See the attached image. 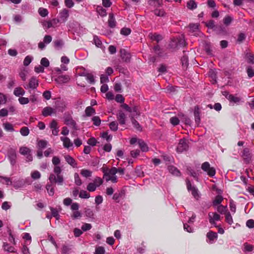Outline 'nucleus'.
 <instances>
[{
	"instance_id": "obj_1",
	"label": "nucleus",
	"mask_w": 254,
	"mask_h": 254,
	"mask_svg": "<svg viewBox=\"0 0 254 254\" xmlns=\"http://www.w3.org/2000/svg\"><path fill=\"white\" fill-rule=\"evenodd\" d=\"M54 174H50L49 180L52 184H57L58 185L62 186L64 183V179L63 175H62V169L59 166H55L53 170Z\"/></svg>"
},
{
	"instance_id": "obj_2",
	"label": "nucleus",
	"mask_w": 254,
	"mask_h": 254,
	"mask_svg": "<svg viewBox=\"0 0 254 254\" xmlns=\"http://www.w3.org/2000/svg\"><path fill=\"white\" fill-rule=\"evenodd\" d=\"M186 44L184 38L182 36L179 38L172 39L169 44V47L170 49L173 50L178 49L184 47Z\"/></svg>"
},
{
	"instance_id": "obj_3",
	"label": "nucleus",
	"mask_w": 254,
	"mask_h": 254,
	"mask_svg": "<svg viewBox=\"0 0 254 254\" xmlns=\"http://www.w3.org/2000/svg\"><path fill=\"white\" fill-rule=\"evenodd\" d=\"M201 169L206 172L210 177H213L216 174V171L214 168L210 167L209 162H205L201 165Z\"/></svg>"
},
{
	"instance_id": "obj_4",
	"label": "nucleus",
	"mask_w": 254,
	"mask_h": 254,
	"mask_svg": "<svg viewBox=\"0 0 254 254\" xmlns=\"http://www.w3.org/2000/svg\"><path fill=\"white\" fill-rule=\"evenodd\" d=\"M189 148L187 140L185 138L181 139L177 147L176 150L178 152L182 153L186 151Z\"/></svg>"
},
{
	"instance_id": "obj_5",
	"label": "nucleus",
	"mask_w": 254,
	"mask_h": 254,
	"mask_svg": "<svg viewBox=\"0 0 254 254\" xmlns=\"http://www.w3.org/2000/svg\"><path fill=\"white\" fill-rule=\"evenodd\" d=\"M242 157L244 162L248 164L249 163L252 157V154L249 148H245L242 152Z\"/></svg>"
},
{
	"instance_id": "obj_6",
	"label": "nucleus",
	"mask_w": 254,
	"mask_h": 254,
	"mask_svg": "<svg viewBox=\"0 0 254 254\" xmlns=\"http://www.w3.org/2000/svg\"><path fill=\"white\" fill-rule=\"evenodd\" d=\"M38 85V80L36 77L33 76L30 79L28 84L24 85V87L26 89H28L29 88L35 89L37 88Z\"/></svg>"
},
{
	"instance_id": "obj_7",
	"label": "nucleus",
	"mask_w": 254,
	"mask_h": 254,
	"mask_svg": "<svg viewBox=\"0 0 254 254\" xmlns=\"http://www.w3.org/2000/svg\"><path fill=\"white\" fill-rule=\"evenodd\" d=\"M209 223L216 226L215 221H219L221 219V216L216 212L209 213L208 214Z\"/></svg>"
},
{
	"instance_id": "obj_8",
	"label": "nucleus",
	"mask_w": 254,
	"mask_h": 254,
	"mask_svg": "<svg viewBox=\"0 0 254 254\" xmlns=\"http://www.w3.org/2000/svg\"><path fill=\"white\" fill-rule=\"evenodd\" d=\"M205 25L208 28L213 29L214 31H217V29H223V27L220 25L215 24V22L213 20H210L207 22L205 23Z\"/></svg>"
},
{
	"instance_id": "obj_9",
	"label": "nucleus",
	"mask_w": 254,
	"mask_h": 254,
	"mask_svg": "<svg viewBox=\"0 0 254 254\" xmlns=\"http://www.w3.org/2000/svg\"><path fill=\"white\" fill-rule=\"evenodd\" d=\"M120 53L121 57L124 61L127 63L130 61V55L129 53L127 52L125 49H121Z\"/></svg>"
},
{
	"instance_id": "obj_10",
	"label": "nucleus",
	"mask_w": 254,
	"mask_h": 254,
	"mask_svg": "<svg viewBox=\"0 0 254 254\" xmlns=\"http://www.w3.org/2000/svg\"><path fill=\"white\" fill-rule=\"evenodd\" d=\"M56 111L51 107H46L42 111V114L44 117L51 116L52 114L55 113Z\"/></svg>"
},
{
	"instance_id": "obj_11",
	"label": "nucleus",
	"mask_w": 254,
	"mask_h": 254,
	"mask_svg": "<svg viewBox=\"0 0 254 254\" xmlns=\"http://www.w3.org/2000/svg\"><path fill=\"white\" fill-rule=\"evenodd\" d=\"M69 16V11L67 9H63L59 13V16L60 19L63 21L66 20Z\"/></svg>"
},
{
	"instance_id": "obj_12",
	"label": "nucleus",
	"mask_w": 254,
	"mask_h": 254,
	"mask_svg": "<svg viewBox=\"0 0 254 254\" xmlns=\"http://www.w3.org/2000/svg\"><path fill=\"white\" fill-rule=\"evenodd\" d=\"M126 116L124 113L120 111L117 114V119L120 125H125L126 123Z\"/></svg>"
},
{
	"instance_id": "obj_13",
	"label": "nucleus",
	"mask_w": 254,
	"mask_h": 254,
	"mask_svg": "<svg viewBox=\"0 0 254 254\" xmlns=\"http://www.w3.org/2000/svg\"><path fill=\"white\" fill-rule=\"evenodd\" d=\"M70 80V77L67 75H62L58 76L56 80L59 83H65Z\"/></svg>"
},
{
	"instance_id": "obj_14",
	"label": "nucleus",
	"mask_w": 254,
	"mask_h": 254,
	"mask_svg": "<svg viewBox=\"0 0 254 254\" xmlns=\"http://www.w3.org/2000/svg\"><path fill=\"white\" fill-rule=\"evenodd\" d=\"M64 159L66 162L72 166L73 167H76L77 166V163H76L75 160L73 158L68 155H66L64 156Z\"/></svg>"
},
{
	"instance_id": "obj_15",
	"label": "nucleus",
	"mask_w": 254,
	"mask_h": 254,
	"mask_svg": "<svg viewBox=\"0 0 254 254\" xmlns=\"http://www.w3.org/2000/svg\"><path fill=\"white\" fill-rule=\"evenodd\" d=\"M194 116L195 122L196 124L197 125H198L200 122V118L199 109L198 106H195L194 107Z\"/></svg>"
},
{
	"instance_id": "obj_16",
	"label": "nucleus",
	"mask_w": 254,
	"mask_h": 254,
	"mask_svg": "<svg viewBox=\"0 0 254 254\" xmlns=\"http://www.w3.org/2000/svg\"><path fill=\"white\" fill-rule=\"evenodd\" d=\"M148 37L152 41H155L157 43H159L162 39V36L157 33H149Z\"/></svg>"
},
{
	"instance_id": "obj_17",
	"label": "nucleus",
	"mask_w": 254,
	"mask_h": 254,
	"mask_svg": "<svg viewBox=\"0 0 254 254\" xmlns=\"http://www.w3.org/2000/svg\"><path fill=\"white\" fill-rule=\"evenodd\" d=\"M65 124L68 126H71L73 128H76V122L73 120L71 116H67L65 118Z\"/></svg>"
},
{
	"instance_id": "obj_18",
	"label": "nucleus",
	"mask_w": 254,
	"mask_h": 254,
	"mask_svg": "<svg viewBox=\"0 0 254 254\" xmlns=\"http://www.w3.org/2000/svg\"><path fill=\"white\" fill-rule=\"evenodd\" d=\"M152 50L157 56L159 57L163 56V53L162 49H161L158 45L154 46L152 48Z\"/></svg>"
},
{
	"instance_id": "obj_19",
	"label": "nucleus",
	"mask_w": 254,
	"mask_h": 254,
	"mask_svg": "<svg viewBox=\"0 0 254 254\" xmlns=\"http://www.w3.org/2000/svg\"><path fill=\"white\" fill-rule=\"evenodd\" d=\"M61 140L63 142L64 147L68 148L72 146V143L69 138L61 137Z\"/></svg>"
},
{
	"instance_id": "obj_20",
	"label": "nucleus",
	"mask_w": 254,
	"mask_h": 254,
	"mask_svg": "<svg viewBox=\"0 0 254 254\" xmlns=\"http://www.w3.org/2000/svg\"><path fill=\"white\" fill-rule=\"evenodd\" d=\"M138 144L142 151L146 152L148 150L147 145L143 140L138 139Z\"/></svg>"
},
{
	"instance_id": "obj_21",
	"label": "nucleus",
	"mask_w": 254,
	"mask_h": 254,
	"mask_svg": "<svg viewBox=\"0 0 254 254\" xmlns=\"http://www.w3.org/2000/svg\"><path fill=\"white\" fill-rule=\"evenodd\" d=\"M25 91L20 87H16L13 91V94L16 97H20L25 94Z\"/></svg>"
},
{
	"instance_id": "obj_22",
	"label": "nucleus",
	"mask_w": 254,
	"mask_h": 254,
	"mask_svg": "<svg viewBox=\"0 0 254 254\" xmlns=\"http://www.w3.org/2000/svg\"><path fill=\"white\" fill-rule=\"evenodd\" d=\"M108 24L109 26L111 28H114L116 26V21L115 20V18L112 13H110L109 16V19H108Z\"/></svg>"
},
{
	"instance_id": "obj_23",
	"label": "nucleus",
	"mask_w": 254,
	"mask_h": 254,
	"mask_svg": "<svg viewBox=\"0 0 254 254\" xmlns=\"http://www.w3.org/2000/svg\"><path fill=\"white\" fill-rule=\"evenodd\" d=\"M85 115L87 117H90L96 113L95 110L91 106H88L85 110Z\"/></svg>"
},
{
	"instance_id": "obj_24",
	"label": "nucleus",
	"mask_w": 254,
	"mask_h": 254,
	"mask_svg": "<svg viewBox=\"0 0 254 254\" xmlns=\"http://www.w3.org/2000/svg\"><path fill=\"white\" fill-rule=\"evenodd\" d=\"M169 172L173 175L179 176L180 175L181 173L179 170L173 166H170L168 167Z\"/></svg>"
},
{
	"instance_id": "obj_25",
	"label": "nucleus",
	"mask_w": 254,
	"mask_h": 254,
	"mask_svg": "<svg viewBox=\"0 0 254 254\" xmlns=\"http://www.w3.org/2000/svg\"><path fill=\"white\" fill-rule=\"evenodd\" d=\"M206 236L210 241H213L214 240L217 238L218 235L215 232L209 231L207 233Z\"/></svg>"
},
{
	"instance_id": "obj_26",
	"label": "nucleus",
	"mask_w": 254,
	"mask_h": 254,
	"mask_svg": "<svg viewBox=\"0 0 254 254\" xmlns=\"http://www.w3.org/2000/svg\"><path fill=\"white\" fill-rule=\"evenodd\" d=\"M19 153L23 155H26L27 154L31 153L30 148L26 146H22L19 148Z\"/></svg>"
},
{
	"instance_id": "obj_27",
	"label": "nucleus",
	"mask_w": 254,
	"mask_h": 254,
	"mask_svg": "<svg viewBox=\"0 0 254 254\" xmlns=\"http://www.w3.org/2000/svg\"><path fill=\"white\" fill-rule=\"evenodd\" d=\"M245 57L248 63L252 64H254V55L250 53H247Z\"/></svg>"
},
{
	"instance_id": "obj_28",
	"label": "nucleus",
	"mask_w": 254,
	"mask_h": 254,
	"mask_svg": "<svg viewBox=\"0 0 254 254\" xmlns=\"http://www.w3.org/2000/svg\"><path fill=\"white\" fill-rule=\"evenodd\" d=\"M51 184H49L48 183L47 185H46V189L48 191V193H49V194L50 195V196H53L54 194V188L52 187V185H53L54 184H52L51 183H50Z\"/></svg>"
},
{
	"instance_id": "obj_29",
	"label": "nucleus",
	"mask_w": 254,
	"mask_h": 254,
	"mask_svg": "<svg viewBox=\"0 0 254 254\" xmlns=\"http://www.w3.org/2000/svg\"><path fill=\"white\" fill-rule=\"evenodd\" d=\"M154 13L155 15L160 17H163L166 15V12L163 9L156 8L154 10Z\"/></svg>"
},
{
	"instance_id": "obj_30",
	"label": "nucleus",
	"mask_w": 254,
	"mask_h": 254,
	"mask_svg": "<svg viewBox=\"0 0 254 254\" xmlns=\"http://www.w3.org/2000/svg\"><path fill=\"white\" fill-rule=\"evenodd\" d=\"M148 3L149 5L155 7L161 6L162 5V3L159 0H150L148 1Z\"/></svg>"
},
{
	"instance_id": "obj_31",
	"label": "nucleus",
	"mask_w": 254,
	"mask_h": 254,
	"mask_svg": "<svg viewBox=\"0 0 254 254\" xmlns=\"http://www.w3.org/2000/svg\"><path fill=\"white\" fill-rule=\"evenodd\" d=\"M187 7L193 10L197 7L196 3L193 0H190L187 2Z\"/></svg>"
},
{
	"instance_id": "obj_32",
	"label": "nucleus",
	"mask_w": 254,
	"mask_h": 254,
	"mask_svg": "<svg viewBox=\"0 0 254 254\" xmlns=\"http://www.w3.org/2000/svg\"><path fill=\"white\" fill-rule=\"evenodd\" d=\"M217 211L223 214H226V213H227L228 211H227V206H224L223 205H219L217 206Z\"/></svg>"
},
{
	"instance_id": "obj_33",
	"label": "nucleus",
	"mask_w": 254,
	"mask_h": 254,
	"mask_svg": "<svg viewBox=\"0 0 254 254\" xmlns=\"http://www.w3.org/2000/svg\"><path fill=\"white\" fill-rule=\"evenodd\" d=\"M3 248L5 251L8 252L13 253L14 252V248L13 247L10 246L7 243H4L3 245Z\"/></svg>"
},
{
	"instance_id": "obj_34",
	"label": "nucleus",
	"mask_w": 254,
	"mask_h": 254,
	"mask_svg": "<svg viewBox=\"0 0 254 254\" xmlns=\"http://www.w3.org/2000/svg\"><path fill=\"white\" fill-rule=\"evenodd\" d=\"M54 46L58 49H61L64 45V42L62 40H56L53 42Z\"/></svg>"
},
{
	"instance_id": "obj_35",
	"label": "nucleus",
	"mask_w": 254,
	"mask_h": 254,
	"mask_svg": "<svg viewBox=\"0 0 254 254\" xmlns=\"http://www.w3.org/2000/svg\"><path fill=\"white\" fill-rule=\"evenodd\" d=\"M223 200V198L222 196L218 195H217L214 200L213 201V205L215 206L218 204H220L222 200Z\"/></svg>"
},
{
	"instance_id": "obj_36",
	"label": "nucleus",
	"mask_w": 254,
	"mask_h": 254,
	"mask_svg": "<svg viewBox=\"0 0 254 254\" xmlns=\"http://www.w3.org/2000/svg\"><path fill=\"white\" fill-rule=\"evenodd\" d=\"M79 197L81 198H89L90 196V193L87 192L86 191L81 190L79 193Z\"/></svg>"
},
{
	"instance_id": "obj_37",
	"label": "nucleus",
	"mask_w": 254,
	"mask_h": 254,
	"mask_svg": "<svg viewBox=\"0 0 254 254\" xmlns=\"http://www.w3.org/2000/svg\"><path fill=\"white\" fill-rule=\"evenodd\" d=\"M131 122L133 126V127L135 128L137 130L139 131H141L142 130V127L141 126L139 125V124L136 120L132 118L131 119Z\"/></svg>"
},
{
	"instance_id": "obj_38",
	"label": "nucleus",
	"mask_w": 254,
	"mask_h": 254,
	"mask_svg": "<svg viewBox=\"0 0 254 254\" xmlns=\"http://www.w3.org/2000/svg\"><path fill=\"white\" fill-rule=\"evenodd\" d=\"M225 220L229 224L231 225L233 223L232 217L229 212H227L225 214Z\"/></svg>"
},
{
	"instance_id": "obj_39",
	"label": "nucleus",
	"mask_w": 254,
	"mask_h": 254,
	"mask_svg": "<svg viewBox=\"0 0 254 254\" xmlns=\"http://www.w3.org/2000/svg\"><path fill=\"white\" fill-rule=\"evenodd\" d=\"M91 121L93 122V125L96 126H99L101 124V121L99 116H94Z\"/></svg>"
},
{
	"instance_id": "obj_40",
	"label": "nucleus",
	"mask_w": 254,
	"mask_h": 254,
	"mask_svg": "<svg viewBox=\"0 0 254 254\" xmlns=\"http://www.w3.org/2000/svg\"><path fill=\"white\" fill-rule=\"evenodd\" d=\"M50 210L51 211L52 216L55 217L57 220H58L60 218V215L57 209L56 208L51 207Z\"/></svg>"
},
{
	"instance_id": "obj_41",
	"label": "nucleus",
	"mask_w": 254,
	"mask_h": 254,
	"mask_svg": "<svg viewBox=\"0 0 254 254\" xmlns=\"http://www.w3.org/2000/svg\"><path fill=\"white\" fill-rule=\"evenodd\" d=\"M232 20L233 18L231 16L226 15L223 19V22L226 26H228L231 24Z\"/></svg>"
},
{
	"instance_id": "obj_42",
	"label": "nucleus",
	"mask_w": 254,
	"mask_h": 254,
	"mask_svg": "<svg viewBox=\"0 0 254 254\" xmlns=\"http://www.w3.org/2000/svg\"><path fill=\"white\" fill-rule=\"evenodd\" d=\"M74 183L77 186H80L82 185V182L79 176L78 173H75L74 175Z\"/></svg>"
},
{
	"instance_id": "obj_43",
	"label": "nucleus",
	"mask_w": 254,
	"mask_h": 254,
	"mask_svg": "<svg viewBox=\"0 0 254 254\" xmlns=\"http://www.w3.org/2000/svg\"><path fill=\"white\" fill-rule=\"evenodd\" d=\"M21 134L23 136H27L29 133V129L26 127H23L21 128L20 130Z\"/></svg>"
},
{
	"instance_id": "obj_44",
	"label": "nucleus",
	"mask_w": 254,
	"mask_h": 254,
	"mask_svg": "<svg viewBox=\"0 0 254 254\" xmlns=\"http://www.w3.org/2000/svg\"><path fill=\"white\" fill-rule=\"evenodd\" d=\"M81 174L83 177L88 178L91 176L92 172L88 170L82 169L81 170Z\"/></svg>"
},
{
	"instance_id": "obj_45",
	"label": "nucleus",
	"mask_w": 254,
	"mask_h": 254,
	"mask_svg": "<svg viewBox=\"0 0 254 254\" xmlns=\"http://www.w3.org/2000/svg\"><path fill=\"white\" fill-rule=\"evenodd\" d=\"M96 188L95 183H90L87 186V190L90 192H93L96 190Z\"/></svg>"
},
{
	"instance_id": "obj_46",
	"label": "nucleus",
	"mask_w": 254,
	"mask_h": 254,
	"mask_svg": "<svg viewBox=\"0 0 254 254\" xmlns=\"http://www.w3.org/2000/svg\"><path fill=\"white\" fill-rule=\"evenodd\" d=\"M118 123L116 121H113L109 124L110 128L113 131H116L118 129Z\"/></svg>"
},
{
	"instance_id": "obj_47",
	"label": "nucleus",
	"mask_w": 254,
	"mask_h": 254,
	"mask_svg": "<svg viewBox=\"0 0 254 254\" xmlns=\"http://www.w3.org/2000/svg\"><path fill=\"white\" fill-rule=\"evenodd\" d=\"M86 79L88 81V82L92 84H94L95 80L94 76L92 74L90 73H87L85 75Z\"/></svg>"
},
{
	"instance_id": "obj_48",
	"label": "nucleus",
	"mask_w": 254,
	"mask_h": 254,
	"mask_svg": "<svg viewBox=\"0 0 254 254\" xmlns=\"http://www.w3.org/2000/svg\"><path fill=\"white\" fill-rule=\"evenodd\" d=\"M230 102H234L235 103H238L240 101L241 99L239 97H235L233 95L231 94V96H229V100Z\"/></svg>"
},
{
	"instance_id": "obj_49",
	"label": "nucleus",
	"mask_w": 254,
	"mask_h": 254,
	"mask_svg": "<svg viewBox=\"0 0 254 254\" xmlns=\"http://www.w3.org/2000/svg\"><path fill=\"white\" fill-rule=\"evenodd\" d=\"M191 194L196 199L198 200L200 197L198 193V190L195 188H193L192 190H191Z\"/></svg>"
},
{
	"instance_id": "obj_50",
	"label": "nucleus",
	"mask_w": 254,
	"mask_h": 254,
	"mask_svg": "<svg viewBox=\"0 0 254 254\" xmlns=\"http://www.w3.org/2000/svg\"><path fill=\"white\" fill-rule=\"evenodd\" d=\"M38 12L39 14L42 17H45L48 14V11L46 8H40Z\"/></svg>"
},
{
	"instance_id": "obj_51",
	"label": "nucleus",
	"mask_w": 254,
	"mask_h": 254,
	"mask_svg": "<svg viewBox=\"0 0 254 254\" xmlns=\"http://www.w3.org/2000/svg\"><path fill=\"white\" fill-rule=\"evenodd\" d=\"M122 35L127 36L131 33V30L130 28L124 27L121 30L120 32Z\"/></svg>"
},
{
	"instance_id": "obj_52",
	"label": "nucleus",
	"mask_w": 254,
	"mask_h": 254,
	"mask_svg": "<svg viewBox=\"0 0 254 254\" xmlns=\"http://www.w3.org/2000/svg\"><path fill=\"white\" fill-rule=\"evenodd\" d=\"M18 101L22 105L27 104L29 102V99L26 97H20Z\"/></svg>"
},
{
	"instance_id": "obj_53",
	"label": "nucleus",
	"mask_w": 254,
	"mask_h": 254,
	"mask_svg": "<svg viewBox=\"0 0 254 254\" xmlns=\"http://www.w3.org/2000/svg\"><path fill=\"white\" fill-rule=\"evenodd\" d=\"M3 125L4 128L7 131H12L14 130L12 125L9 123H4Z\"/></svg>"
},
{
	"instance_id": "obj_54",
	"label": "nucleus",
	"mask_w": 254,
	"mask_h": 254,
	"mask_svg": "<svg viewBox=\"0 0 254 254\" xmlns=\"http://www.w3.org/2000/svg\"><path fill=\"white\" fill-rule=\"evenodd\" d=\"M41 65L44 67H48L49 66V61L46 58H43L40 62Z\"/></svg>"
},
{
	"instance_id": "obj_55",
	"label": "nucleus",
	"mask_w": 254,
	"mask_h": 254,
	"mask_svg": "<svg viewBox=\"0 0 254 254\" xmlns=\"http://www.w3.org/2000/svg\"><path fill=\"white\" fill-rule=\"evenodd\" d=\"M103 181L101 178L97 177L94 179V182L93 183H95L96 187H98L103 184Z\"/></svg>"
},
{
	"instance_id": "obj_56",
	"label": "nucleus",
	"mask_w": 254,
	"mask_h": 254,
	"mask_svg": "<svg viewBox=\"0 0 254 254\" xmlns=\"http://www.w3.org/2000/svg\"><path fill=\"white\" fill-rule=\"evenodd\" d=\"M170 122L174 126H177L180 123L179 119L176 117H173L171 118L170 119Z\"/></svg>"
},
{
	"instance_id": "obj_57",
	"label": "nucleus",
	"mask_w": 254,
	"mask_h": 254,
	"mask_svg": "<svg viewBox=\"0 0 254 254\" xmlns=\"http://www.w3.org/2000/svg\"><path fill=\"white\" fill-rule=\"evenodd\" d=\"M31 177L33 179H39L41 177V174L38 171H35L31 173Z\"/></svg>"
},
{
	"instance_id": "obj_58",
	"label": "nucleus",
	"mask_w": 254,
	"mask_h": 254,
	"mask_svg": "<svg viewBox=\"0 0 254 254\" xmlns=\"http://www.w3.org/2000/svg\"><path fill=\"white\" fill-rule=\"evenodd\" d=\"M47 145V141L43 140H40L38 141V145L39 148L43 149L46 148Z\"/></svg>"
},
{
	"instance_id": "obj_59",
	"label": "nucleus",
	"mask_w": 254,
	"mask_h": 254,
	"mask_svg": "<svg viewBox=\"0 0 254 254\" xmlns=\"http://www.w3.org/2000/svg\"><path fill=\"white\" fill-rule=\"evenodd\" d=\"M108 175L107 176V177L111 176H115L117 173V168L115 167H112L111 169H109Z\"/></svg>"
},
{
	"instance_id": "obj_60",
	"label": "nucleus",
	"mask_w": 254,
	"mask_h": 254,
	"mask_svg": "<svg viewBox=\"0 0 254 254\" xmlns=\"http://www.w3.org/2000/svg\"><path fill=\"white\" fill-rule=\"evenodd\" d=\"M115 100L117 102L122 103L125 101V98L121 94H117L115 98Z\"/></svg>"
},
{
	"instance_id": "obj_61",
	"label": "nucleus",
	"mask_w": 254,
	"mask_h": 254,
	"mask_svg": "<svg viewBox=\"0 0 254 254\" xmlns=\"http://www.w3.org/2000/svg\"><path fill=\"white\" fill-rule=\"evenodd\" d=\"M82 216L81 212L79 211H75L73 212L71 215V217L73 219H78L80 218Z\"/></svg>"
},
{
	"instance_id": "obj_62",
	"label": "nucleus",
	"mask_w": 254,
	"mask_h": 254,
	"mask_svg": "<svg viewBox=\"0 0 254 254\" xmlns=\"http://www.w3.org/2000/svg\"><path fill=\"white\" fill-rule=\"evenodd\" d=\"M32 61V58L29 56H26L23 61V64L28 66Z\"/></svg>"
},
{
	"instance_id": "obj_63",
	"label": "nucleus",
	"mask_w": 254,
	"mask_h": 254,
	"mask_svg": "<svg viewBox=\"0 0 254 254\" xmlns=\"http://www.w3.org/2000/svg\"><path fill=\"white\" fill-rule=\"evenodd\" d=\"M247 72L249 78H252L254 76V70L251 67H248Z\"/></svg>"
},
{
	"instance_id": "obj_64",
	"label": "nucleus",
	"mask_w": 254,
	"mask_h": 254,
	"mask_svg": "<svg viewBox=\"0 0 254 254\" xmlns=\"http://www.w3.org/2000/svg\"><path fill=\"white\" fill-rule=\"evenodd\" d=\"M105 253V249L103 247H98L96 249L94 254H104Z\"/></svg>"
}]
</instances>
